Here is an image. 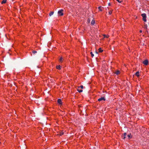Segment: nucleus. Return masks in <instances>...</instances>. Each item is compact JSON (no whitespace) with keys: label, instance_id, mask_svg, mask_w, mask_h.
Segmentation results:
<instances>
[{"label":"nucleus","instance_id":"7","mask_svg":"<svg viewBox=\"0 0 149 149\" xmlns=\"http://www.w3.org/2000/svg\"><path fill=\"white\" fill-rule=\"evenodd\" d=\"M61 67L60 65H57L56 66V68L58 70H60Z\"/></svg>","mask_w":149,"mask_h":149},{"label":"nucleus","instance_id":"2","mask_svg":"<svg viewBox=\"0 0 149 149\" xmlns=\"http://www.w3.org/2000/svg\"><path fill=\"white\" fill-rule=\"evenodd\" d=\"M63 10L62 9H61V10H59L58 11V14L59 16H62L63 15Z\"/></svg>","mask_w":149,"mask_h":149},{"label":"nucleus","instance_id":"23","mask_svg":"<svg viewBox=\"0 0 149 149\" xmlns=\"http://www.w3.org/2000/svg\"><path fill=\"white\" fill-rule=\"evenodd\" d=\"M63 133H61V135H63Z\"/></svg>","mask_w":149,"mask_h":149},{"label":"nucleus","instance_id":"15","mask_svg":"<svg viewBox=\"0 0 149 149\" xmlns=\"http://www.w3.org/2000/svg\"><path fill=\"white\" fill-rule=\"evenodd\" d=\"M7 0H3L1 2V3H5L6 2Z\"/></svg>","mask_w":149,"mask_h":149},{"label":"nucleus","instance_id":"16","mask_svg":"<svg viewBox=\"0 0 149 149\" xmlns=\"http://www.w3.org/2000/svg\"><path fill=\"white\" fill-rule=\"evenodd\" d=\"M54 14V12H51L49 14V15L50 16H51L52 15H53Z\"/></svg>","mask_w":149,"mask_h":149},{"label":"nucleus","instance_id":"17","mask_svg":"<svg viewBox=\"0 0 149 149\" xmlns=\"http://www.w3.org/2000/svg\"><path fill=\"white\" fill-rule=\"evenodd\" d=\"M59 61L60 62H62L63 61V58L62 57H61L59 59Z\"/></svg>","mask_w":149,"mask_h":149},{"label":"nucleus","instance_id":"1","mask_svg":"<svg viewBox=\"0 0 149 149\" xmlns=\"http://www.w3.org/2000/svg\"><path fill=\"white\" fill-rule=\"evenodd\" d=\"M141 16L143 17V20L144 22H146V14L145 13H143L141 14Z\"/></svg>","mask_w":149,"mask_h":149},{"label":"nucleus","instance_id":"9","mask_svg":"<svg viewBox=\"0 0 149 149\" xmlns=\"http://www.w3.org/2000/svg\"><path fill=\"white\" fill-rule=\"evenodd\" d=\"M103 51V50L102 49V48H100L98 49V52L100 53L102 52Z\"/></svg>","mask_w":149,"mask_h":149},{"label":"nucleus","instance_id":"4","mask_svg":"<svg viewBox=\"0 0 149 149\" xmlns=\"http://www.w3.org/2000/svg\"><path fill=\"white\" fill-rule=\"evenodd\" d=\"M143 63L146 65H147L148 63V60H145L143 62Z\"/></svg>","mask_w":149,"mask_h":149},{"label":"nucleus","instance_id":"22","mask_svg":"<svg viewBox=\"0 0 149 149\" xmlns=\"http://www.w3.org/2000/svg\"><path fill=\"white\" fill-rule=\"evenodd\" d=\"M80 87L82 89L83 88V86L81 85L80 86Z\"/></svg>","mask_w":149,"mask_h":149},{"label":"nucleus","instance_id":"21","mask_svg":"<svg viewBox=\"0 0 149 149\" xmlns=\"http://www.w3.org/2000/svg\"><path fill=\"white\" fill-rule=\"evenodd\" d=\"M116 1L120 3L121 2V1H120V0H116Z\"/></svg>","mask_w":149,"mask_h":149},{"label":"nucleus","instance_id":"5","mask_svg":"<svg viewBox=\"0 0 149 149\" xmlns=\"http://www.w3.org/2000/svg\"><path fill=\"white\" fill-rule=\"evenodd\" d=\"M102 100H103L104 101L105 100V99L104 97H102L101 98H99L98 100V101L99 102H100Z\"/></svg>","mask_w":149,"mask_h":149},{"label":"nucleus","instance_id":"20","mask_svg":"<svg viewBox=\"0 0 149 149\" xmlns=\"http://www.w3.org/2000/svg\"><path fill=\"white\" fill-rule=\"evenodd\" d=\"M109 14L110 15H111V13H112V11H109Z\"/></svg>","mask_w":149,"mask_h":149},{"label":"nucleus","instance_id":"6","mask_svg":"<svg viewBox=\"0 0 149 149\" xmlns=\"http://www.w3.org/2000/svg\"><path fill=\"white\" fill-rule=\"evenodd\" d=\"M58 103L59 104H62V101L61 99H58L57 100Z\"/></svg>","mask_w":149,"mask_h":149},{"label":"nucleus","instance_id":"14","mask_svg":"<svg viewBox=\"0 0 149 149\" xmlns=\"http://www.w3.org/2000/svg\"><path fill=\"white\" fill-rule=\"evenodd\" d=\"M127 137L129 138V139H131L132 138V136H131V134H128L127 135Z\"/></svg>","mask_w":149,"mask_h":149},{"label":"nucleus","instance_id":"10","mask_svg":"<svg viewBox=\"0 0 149 149\" xmlns=\"http://www.w3.org/2000/svg\"><path fill=\"white\" fill-rule=\"evenodd\" d=\"M99 10L101 11H102L103 10V8L101 6L98 7V8Z\"/></svg>","mask_w":149,"mask_h":149},{"label":"nucleus","instance_id":"12","mask_svg":"<svg viewBox=\"0 0 149 149\" xmlns=\"http://www.w3.org/2000/svg\"><path fill=\"white\" fill-rule=\"evenodd\" d=\"M138 77H139V72H136L135 74Z\"/></svg>","mask_w":149,"mask_h":149},{"label":"nucleus","instance_id":"24","mask_svg":"<svg viewBox=\"0 0 149 149\" xmlns=\"http://www.w3.org/2000/svg\"><path fill=\"white\" fill-rule=\"evenodd\" d=\"M140 32L141 33L142 32V31L141 30H140Z\"/></svg>","mask_w":149,"mask_h":149},{"label":"nucleus","instance_id":"18","mask_svg":"<svg viewBox=\"0 0 149 149\" xmlns=\"http://www.w3.org/2000/svg\"><path fill=\"white\" fill-rule=\"evenodd\" d=\"M37 52L36 51H33L32 52V53L33 54H35Z\"/></svg>","mask_w":149,"mask_h":149},{"label":"nucleus","instance_id":"19","mask_svg":"<svg viewBox=\"0 0 149 149\" xmlns=\"http://www.w3.org/2000/svg\"><path fill=\"white\" fill-rule=\"evenodd\" d=\"M90 53H91V56L92 57H93L94 56V55L92 53V52H91Z\"/></svg>","mask_w":149,"mask_h":149},{"label":"nucleus","instance_id":"11","mask_svg":"<svg viewBox=\"0 0 149 149\" xmlns=\"http://www.w3.org/2000/svg\"><path fill=\"white\" fill-rule=\"evenodd\" d=\"M80 87H79L77 89V91L79 93H81L83 91L82 90L79 89Z\"/></svg>","mask_w":149,"mask_h":149},{"label":"nucleus","instance_id":"3","mask_svg":"<svg viewBox=\"0 0 149 149\" xmlns=\"http://www.w3.org/2000/svg\"><path fill=\"white\" fill-rule=\"evenodd\" d=\"M126 133H124L121 136L122 138L124 139H125L126 138Z\"/></svg>","mask_w":149,"mask_h":149},{"label":"nucleus","instance_id":"8","mask_svg":"<svg viewBox=\"0 0 149 149\" xmlns=\"http://www.w3.org/2000/svg\"><path fill=\"white\" fill-rule=\"evenodd\" d=\"M115 73L117 75H118L120 74V72L119 70H117L115 72Z\"/></svg>","mask_w":149,"mask_h":149},{"label":"nucleus","instance_id":"13","mask_svg":"<svg viewBox=\"0 0 149 149\" xmlns=\"http://www.w3.org/2000/svg\"><path fill=\"white\" fill-rule=\"evenodd\" d=\"M95 20H93L91 22V24H92V25H93L95 24Z\"/></svg>","mask_w":149,"mask_h":149}]
</instances>
